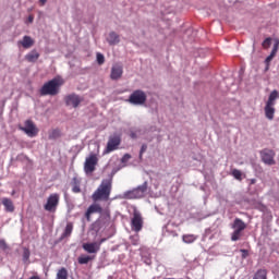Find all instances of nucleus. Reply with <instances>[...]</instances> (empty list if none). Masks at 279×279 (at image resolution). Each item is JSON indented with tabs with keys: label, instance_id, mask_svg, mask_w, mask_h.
Returning <instances> with one entry per match:
<instances>
[{
	"label": "nucleus",
	"instance_id": "34",
	"mask_svg": "<svg viewBox=\"0 0 279 279\" xmlns=\"http://www.w3.org/2000/svg\"><path fill=\"white\" fill-rule=\"evenodd\" d=\"M147 151V144H143L140 150V158H143V154Z\"/></svg>",
	"mask_w": 279,
	"mask_h": 279
},
{
	"label": "nucleus",
	"instance_id": "31",
	"mask_svg": "<svg viewBox=\"0 0 279 279\" xmlns=\"http://www.w3.org/2000/svg\"><path fill=\"white\" fill-rule=\"evenodd\" d=\"M29 256H31V252H29V248H24L23 250V260L24 263H27V260H29Z\"/></svg>",
	"mask_w": 279,
	"mask_h": 279
},
{
	"label": "nucleus",
	"instance_id": "42",
	"mask_svg": "<svg viewBox=\"0 0 279 279\" xmlns=\"http://www.w3.org/2000/svg\"><path fill=\"white\" fill-rule=\"evenodd\" d=\"M29 279H40V277H38V276H33V277H31Z\"/></svg>",
	"mask_w": 279,
	"mask_h": 279
},
{
	"label": "nucleus",
	"instance_id": "30",
	"mask_svg": "<svg viewBox=\"0 0 279 279\" xmlns=\"http://www.w3.org/2000/svg\"><path fill=\"white\" fill-rule=\"evenodd\" d=\"M231 174L233 175V178H235V180H239L240 182L241 180H243L242 178L243 173L239 169H233Z\"/></svg>",
	"mask_w": 279,
	"mask_h": 279
},
{
	"label": "nucleus",
	"instance_id": "41",
	"mask_svg": "<svg viewBox=\"0 0 279 279\" xmlns=\"http://www.w3.org/2000/svg\"><path fill=\"white\" fill-rule=\"evenodd\" d=\"M251 184H256V179H252Z\"/></svg>",
	"mask_w": 279,
	"mask_h": 279
},
{
	"label": "nucleus",
	"instance_id": "22",
	"mask_svg": "<svg viewBox=\"0 0 279 279\" xmlns=\"http://www.w3.org/2000/svg\"><path fill=\"white\" fill-rule=\"evenodd\" d=\"M78 265H88V263H90V260H95V256H90V255H81L78 258Z\"/></svg>",
	"mask_w": 279,
	"mask_h": 279
},
{
	"label": "nucleus",
	"instance_id": "17",
	"mask_svg": "<svg viewBox=\"0 0 279 279\" xmlns=\"http://www.w3.org/2000/svg\"><path fill=\"white\" fill-rule=\"evenodd\" d=\"M122 75H123V66L113 65L111 68V74H110L111 80H121Z\"/></svg>",
	"mask_w": 279,
	"mask_h": 279
},
{
	"label": "nucleus",
	"instance_id": "21",
	"mask_svg": "<svg viewBox=\"0 0 279 279\" xmlns=\"http://www.w3.org/2000/svg\"><path fill=\"white\" fill-rule=\"evenodd\" d=\"M233 230H240L243 232L245 228H247V225H245L240 218H235L232 225Z\"/></svg>",
	"mask_w": 279,
	"mask_h": 279
},
{
	"label": "nucleus",
	"instance_id": "5",
	"mask_svg": "<svg viewBox=\"0 0 279 279\" xmlns=\"http://www.w3.org/2000/svg\"><path fill=\"white\" fill-rule=\"evenodd\" d=\"M59 205H60V194L53 193L48 196L47 202L44 205V209L47 213H56L58 210Z\"/></svg>",
	"mask_w": 279,
	"mask_h": 279
},
{
	"label": "nucleus",
	"instance_id": "4",
	"mask_svg": "<svg viewBox=\"0 0 279 279\" xmlns=\"http://www.w3.org/2000/svg\"><path fill=\"white\" fill-rule=\"evenodd\" d=\"M145 193H147V182H144L142 185L131 191L124 192V199H141V197H144Z\"/></svg>",
	"mask_w": 279,
	"mask_h": 279
},
{
	"label": "nucleus",
	"instance_id": "13",
	"mask_svg": "<svg viewBox=\"0 0 279 279\" xmlns=\"http://www.w3.org/2000/svg\"><path fill=\"white\" fill-rule=\"evenodd\" d=\"M95 213H98L99 215H101V213H104V208L101 207V205H99L97 203L92 204L85 213L86 220L90 221V215H95Z\"/></svg>",
	"mask_w": 279,
	"mask_h": 279
},
{
	"label": "nucleus",
	"instance_id": "26",
	"mask_svg": "<svg viewBox=\"0 0 279 279\" xmlns=\"http://www.w3.org/2000/svg\"><path fill=\"white\" fill-rule=\"evenodd\" d=\"M107 40H108L109 45H118V43H119V36H118L117 33L111 32V33L109 34V37H108Z\"/></svg>",
	"mask_w": 279,
	"mask_h": 279
},
{
	"label": "nucleus",
	"instance_id": "18",
	"mask_svg": "<svg viewBox=\"0 0 279 279\" xmlns=\"http://www.w3.org/2000/svg\"><path fill=\"white\" fill-rule=\"evenodd\" d=\"M38 58H40V53H38V51L36 50H32L31 52H28L26 56H25V60L27 62H37L38 61Z\"/></svg>",
	"mask_w": 279,
	"mask_h": 279
},
{
	"label": "nucleus",
	"instance_id": "3",
	"mask_svg": "<svg viewBox=\"0 0 279 279\" xmlns=\"http://www.w3.org/2000/svg\"><path fill=\"white\" fill-rule=\"evenodd\" d=\"M279 99V93L277 89H274L270 95L268 96V100L266 101V106L264 108L265 110V117L266 119H269V121H274V117L276 114V100Z\"/></svg>",
	"mask_w": 279,
	"mask_h": 279
},
{
	"label": "nucleus",
	"instance_id": "39",
	"mask_svg": "<svg viewBox=\"0 0 279 279\" xmlns=\"http://www.w3.org/2000/svg\"><path fill=\"white\" fill-rule=\"evenodd\" d=\"M98 243H100V245H101L102 243H106V238H102Z\"/></svg>",
	"mask_w": 279,
	"mask_h": 279
},
{
	"label": "nucleus",
	"instance_id": "10",
	"mask_svg": "<svg viewBox=\"0 0 279 279\" xmlns=\"http://www.w3.org/2000/svg\"><path fill=\"white\" fill-rule=\"evenodd\" d=\"M20 130L22 132H25L27 136H31V138H34V136H38V129L36 128V124H34V121L26 120L24 122V126H20Z\"/></svg>",
	"mask_w": 279,
	"mask_h": 279
},
{
	"label": "nucleus",
	"instance_id": "1",
	"mask_svg": "<svg viewBox=\"0 0 279 279\" xmlns=\"http://www.w3.org/2000/svg\"><path fill=\"white\" fill-rule=\"evenodd\" d=\"M112 193V181L102 180L98 189L93 193V202H108L110 194Z\"/></svg>",
	"mask_w": 279,
	"mask_h": 279
},
{
	"label": "nucleus",
	"instance_id": "27",
	"mask_svg": "<svg viewBox=\"0 0 279 279\" xmlns=\"http://www.w3.org/2000/svg\"><path fill=\"white\" fill-rule=\"evenodd\" d=\"M57 279H69V270L62 267L57 272Z\"/></svg>",
	"mask_w": 279,
	"mask_h": 279
},
{
	"label": "nucleus",
	"instance_id": "20",
	"mask_svg": "<svg viewBox=\"0 0 279 279\" xmlns=\"http://www.w3.org/2000/svg\"><path fill=\"white\" fill-rule=\"evenodd\" d=\"M80 184H82V180H80V178H77V177H74L72 179V183H71L72 191L74 193H82V189L80 187Z\"/></svg>",
	"mask_w": 279,
	"mask_h": 279
},
{
	"label": "nucleus",
	"instance_id": "19",
	"mask_svg": "<svg viewBox=\"0 0 279 279\" xmlns=\"http://www.w3.org/2000/svg\"><path fill=\"white\" fill-rule=\"evenodd\" d=\"M2 205L4 206L7 213H14V203L12 199L8 197L2 198Z\"/></svg>",
	"mask_w": 279,
	"mask_h": 279
},
{
	"label": "nucleus",
	"instance_id": "38",
	"mask_svg": "<svg viewBox=\"0 0 279 279\" xmlns=\"http://www.w3.org/2000/svg\"><path fill=\"white\" fill-rule=\"evenodd\" d=\"M39 3H40L41 5H45V3H47V0H39Z\"/></svg>",
	"mask_w": 279,
	"mask_h": 279
},
{
	"label": "nucleus",
	"instance_id": "12",
	"mask_svg": "<svg viewBox=\"0 0 279 279\" xmlns=\"http://www.w3.org/2000/svg\"><path fill=\"white\" fill-rule=\"evenodd\" d=\"M260 156H262V160L265 165H276V160L274 158H276V153L271 149H264L260 151Z\"/></svg>",
	"mask_w": 279,
	"mask_h": 279
},
{
	"label": "nucleus",
	"instance_id": "23",
	"mask_svg": "<svg viewBox=\"0 0 279 279\" xmlns=\"http://www.w3.org/2000/svg\"><path fill=\"white\" fill-rule=\"evenodd\" d=\"M62 136V132L59 129H53L52 131L49 132V141H58Z\"/></svg>",
	"mask_w": 279,
	"mask_h": 279
},
{
	"label": "nucleus",
	"instance_id": "36",
	"mask_svg": "<svg viewBox=\"0 0 279 279\" xmlns=\"http://www.w3.org/2000/svg\"><path fill=\"white\" fill-rule=\"evenodd\" d=\"M240 252L242 253V258H247V256H250V252L245 248L240 250Z\"/></svg>",
	"mask_w": 279,
	"mask_h": 279
},
{
	"label": "nucleus",
	"instance_id": "35",
	"mask_svg": "<svg viewBox=\"0 0 279 279\" xmlns=\"http://www.w3.org/2000/svg\"><path fill=\"white\" fill-rule=\"evenodd\" d=\"M0 250H8V244L5 243V240H0Z\"/></svg>",
	"mask_w": 279,
	"mask_h": 279
},
{
	"label": "nucleus",
	"instance_id": "33",
	"mask_svg": "<svg viewBox=\"0 0 279 279\" xmlns=\"http://www.w3.org/2000/svg\"><path fill=\"white\" fill-rule=\"evenodd\" d=\"M96 58H97V62L99 65L104 64V62H106V57H104V54L101 52H98L96 54Z\"/></svg>",
	"mask_w": 279,
	"mask_h": 279
},
{
	"label": "nucleus",
	"instance_id": "8",
	"mask_svg": "<svg viewBox=\"0 0 279 279\" xmlns=\"http://www.w3.org/2000/svg\"><path fill=\"white\" fill-rule=\"evenodd\" d=\"M143 215L137 209H134L131 219V230H133V232H141V230H143Z\"/></svg>",
	"mask_w": 279,
	"mask_h": 279
},
{
	"label": "nucleus",
	"instance_id": "16",
	"mask_svg": "<svg viewBox=\"0 0 279 279\" xmlns=\"http://www.w3.org/2000/svg\"><path fill=\"white\" fill-rule=\"evenodd\" d=\"M34 38L25 35L22 40L17 41V45H21L23 47V49H32V47H34Z\"/></svg>",
	"mask_w": 279,
	"mask_h": 279
},
{
	"label": "nucleus",
	"instance_id": "37",
	"mask_svg": "<svg viewBox=\"0 0 279 279\" xmlns=\"http://www.w3.org/2000/svg\"><path fill=\"white\" fill-rule=\"evenodd\" d=\"M130 158H132V156L130 154H125L123 157H122V162H128V160H130Z\"/></svg>",
	"mask_w": 279,
	"mask_h": 279
},
{
	"label": "nucleus",
	"instance_id": "28",
	"mask_svg": "<svg viewBox=\"0 0 279 279\" xmlns=\"http://www.w3.org/2000/svg\"><path fill=\"white\" fill-rule=\"evenodd\" d=\"M253 279H267V270L266 269L257 270Z\"/></svg>",
	"mask_w": 279,
	"mask_h": 279
},
{
	"label": "nucleus",
	"instance_id": "11",
	"mask_svg": "<svg viewBox=\"0 0 279 279\" xmlns=\"http://www.w3.org/2000/svg\"><path fill=\"white\" fill-rule=\"evenodd\" d=\"M64 101L66 106H71V108H78L80 104L84 101V98H82L77 94H69L68 96L64 97Z\"/></svg>",
	"mask_w": 279,
	"mask_h": 279
},
{
	"label": "nucleus",
	"instance_id": "25",
	"mask_svg": "<svg viewBox=\"0 0 279 279\" xmlns=\"http://www.w3.org/2000/svg\"><path fill=\"white\" fill-rule=\"evenodd\" d=\"M182 241H183V243H187V244L195 243V241H197V235H195V234H183L182 235Z\"/></svg>",
	"mask_w": 279,
	"mask_h": 279
},
{
	"label": "nucleus",
	"instance_id": "40",
	"mask_svg": "<svg viewBox=\"0 0 279 279\" xmlns=\"http://www.w3.org/2000/svg\"><path fill=\"white\" fill-rule=\"evenodd\" d=\"M28 21H29V23H33V22H34V17H33V16H29V17H28Z\"/></svg>",
	"mask_w": 279,
	"mask_h": 279
},
{
	"label": "nucleus",
	"instance_id": "32",
	"mask_svg": "<svg viewBox=\"0 0 279 279\" xmlns=\"http://www.w3.org/2000/svg\"><path fill=\"white\" fill-rule=\"evenodd\" d=\"M262 47H263L264 49H269V48L271 47V38H270V37L266 38V39L263 41Z\"/></svg>",
	"mask_w": 279,
	"mask_h": 279
},
{
	"label": "nucleus",
	"instance_id": "9",
	"mask_svg": "<svg viewBox=\"0 0 279 279\" xmlns=\"http://www.w3.org/2000/svg\"><path fill=\"white\" fill-rule=\"evenodd\" d=\"M98 162H99V158L97 157V154H90L85 159V163H84L85 173H93L95 169H97Z\"/></svg>",
	"mask_w": 279,
	"mask_h": 279
},
{
	"label": "nucleus",
	"instance_id": "2",
	"mask_svg": "<svg viewBox=\"0 0 279 279\" xmlns=\"http://www.w3.org/2000/svg\"><path fill=\"white\" fill-rule=\"evenodd\" d=\"M62 84H64L62 78L54 77L41 86L39 89V95H41V97H47V95H50V97H56V95L60 93V86H62Z\"/></svg>",
	"mask_w": 279,
	"mask_h": 279
},
{
	"label": "nucleus",
	"instance_id": "43",
	"mask_svg": "<svg viewBox=\"0 0 279 279\" xmlns=\"http://www.w3.org/2000/svg\"><path fill=\"white\" fill-rule=\"evenodd\" d=\"M131 136H132V138H136V134H134V133Z\"/></svg>",
	"mask_w": 279,
	"mask_h": 279
},
{
	"label": "nucleus",
	"instance_id": "7",
	"mask_svg": "<svg viewBox=\"0 0 279 279\" xmlns=\"http://www.w3.org/2000/svg\"><path fill=\"white\" fill-rule=\"evenodd\" d=\"M119 145H121V135L113 134L109 136L104 154H112V151H117Z\"/></svg>",
	"mask_w": 279,
	"mask_h": 279
},
{
	"label": "nucleus",
	"instance_id": "29",
	"mask_svg": "<svg viewBox=\"0 0 279 279\" xmlns=\"http://www.w3.org/2000/svg\"><path fill=\"white\" fill-rule=\"evenodd\" d=\"M242 232L243 231L235 229L231 234V241H239L242 236Z\"/></svg>",
	"mask_w": 279,
	"mask_h": 279
},
{
	"label": "nucleus",
	"instance_id": "24",
	"mask_svg": "<svg viewBox=\"0 0 279 279\" xmlns=\"http://www.w3.org/2000/svg\"><path fill=\"white\" fill-rule=\"evenodd\" d=\"M73 233V222H68L61 239H66Z\"/></svg>",
	"mask_w": 279,
	"mask_h": 279
},
{
	"label": "nucleus",
	"instance_id": "14",
	"mask_svg": "<svg viewBox=\"0 0 279 279\" xmlns=\"http://www.w3.org/2000/svg\"><path fill=\"white\" fill-rule=\"evenodd\" d=\"M278 49H279V39H275L272 50H271L270 54L265 59V64H266L265 71H269V64L271 63V60H274V58H276V56L278 53Z\"/></svg>",
	"mask_w": 279,
	"mask_h": 279
},
{
	"label": "nucleus",
	"instance_id": "6",
	"mask_svg": "<svg viewBox=\"0 0 279 279\" xmlns=\"http://www.w3.org/2000/svg\"><path fill=\"white\" fill-rule=\"evenodd\" d=\"M129 101L133 106H144L147 101V94L141 89H136L130 95Z\"/></svg>",
	"mask_w": 279,
	"mask_h": 279
},
{
	"label": "nucleus",
	"instance_id": "15",
	"mask_svg": "<svg viewBox=\"0 0 279 279\" xmlns=\"http://www.w3.org/2000/svg\"><path fill=\"white\" fill-rule=\"evenodd\" d=\"M83 250L87 252V254H97V252L101 250V243H97V242L84 243Z\"/></svg>",
	"mask_w": 279,
	"mask_h": 279
}]
</instances>
